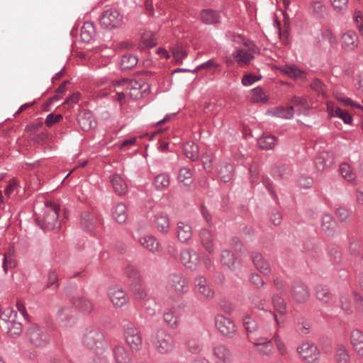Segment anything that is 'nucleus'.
Here are the masks:
<instances>
[{
	"label": "nucleus",
	"mask_w": 363,
	"mask_h": 363,
	"mask_svg": "<svg viewBox=\"0 0 363 363\" xmlns=\"http://www.w3.org/2000/svg\"><path fill=\"white\" fill-rule=\"evenodd\" d=\"M341 308L347 314H351L353 312L352 306L347 295H342L340 297Z\"/></svg>",
	"instance_id": "62"
},
{
	"label": "nucleus",
	"mask_w": 363,
	"mask_h": 363,
	"mask_svg": "<svg viewBox=\"0 0 363 363\" xmlns=\"http://www.w3.org/2000/svg\"><path fill=\"white\" fill-rule=\"evenodd\" d=\"M114 191L119 196L124 195L127 191V184L119 174H113L111 179Z\"/></svg>",
	"instance_id": "38"
},
{
	"label": "nucleus",
	"mask_w": 363,
	"mask_h": 363,
	"mask_svg": "<svg viewBox=\"0 0 363 363\" xmlns=\"http://www.w3.org/2000/svg\"><path fill=\"white\" fill-rule=\"evenodd\" d=\"M348 1L349 0H330L332 6L337 12L345 11L347 8Z\"/></svg>",
	"instance_id": "63"
},
{
	"label": "nucleus",
	"mask_w": 363,
	"mask_h": 363,
	"mask_svg": "<svg viewBox=\"0 0 363 363\" xmlns=\"http://www.w3.org/2000/svg\"><path fill=\"white\" fill-rule=\"evenodd\" d=\"M334 359L336 363H350L351 357L347 348L338 344L335 349Z\"/></svg>",
	"instance_id": "36"
},
{
	"label": "nucleus",
	"mask_w": 363,
	"mask_h": 363,
	"mask_svg": "<svg viewBox=\"0 0 363 363\" xmlns=\"http://www.w3.org/2000/svg\"><path fill=\"white\" fill-rule=\"evenodd\" d=\"M291 168L285 164L274 165L272 169V175L275 179L287 178L291 174Z\"/></svg>",
	"instance_id": "39"
},
{
	"label": "nucleus",
	"mask_w": 363,
	"mask_h": 363,
	"mask_svg": "<svg viewBox=\"0 0 363 363\" xmlns=\"http://www.w3.org/2000/svg\"><path fill=\"white\" fill-rule=\"evenodd\" d=\"M7 333L12 337H18L23 331V326L20 322L12 319L11 322L6 323Z\"/></svg>",
	"instance_id": "48"
},
{
	"label": "nucleus",
	"mask_w": 363,
	"mask_h": 363,
	"mask_svg": "<svg viewBox=\"0 0 363 363\" xmlns=\"http://www.w3.org/2000/svg\"><path fill=\"white\" fill-rule=\"evenodd\" d=\"M291 294L293 300L298 303L306 302L310 298L308 286L302 281H294L291 285Z\"/></svg>",
	"instance_id": "9"
},
{
	"label": "nucleus",
	"mask_w": 363,
	"mask_h": 363,
	"mask_svg": "<svg viewBox=\"0 0 363 363\" xmlns=\"http://www.w3.org/2000/svg\"><path fill=\"white\" fill-rule=\"evenodd\" d=\"M94 24H82L80 28V39L84 43H90L94 35Z\"/></svg>",
	"instance_id": "44"
},
{
	"label": "nucleus",
	"mask_w": 363,
	"mask_h": 363,
	"mask_svg": "<svg viewBox=\"0 0 363 363\" xmlns=\"http://www.w3.org/2000/svg\"><path fill=\"white\" fill-rule=\"evenodd\" d=\"M26 337L29 342L35 347H43L49 341V335L47 330L38 325H32L28 328Z\"/></svg>",
	"instance_id": "5"
},
{
	"label": "nucleus",
	"mask_w": 363,
	"mask_h": 363,
	"mask_svg": "<svg viewBox=\"0 0 363 363\" xmlns=\"http://www.w3.org/2000/svg\"><path fill=\"white\" fill-rule=\"evenodd\" d=\"M81 225L85 231L94 233L97 220L94 215L89 212H83L81 214Z\"/></svg>",
	"instance_id": "32"
},
{
	"label": "nucleus",
	"mask_w": 363,
	"mask_h": 363,
	"mask_svg": "<svg viewBox=\"0 0 363 363\" xmlns=\"http://www.w3.org/2000/svg\"><path fill=\"white\" fill-rule=\"evenodd\" d=\"M252 262L256 269L264 275H269L271 272L270 265L262 254L253 252L251 255Z\"/></svg>",
	"instance_id": "24"
},
{
	"label": "nucleus",
	"mask_w": 363,
	"mask_h": 363,
	"mask_svg": "<svg viewBox=\"0 0 363 363\" xmlns=\"http://www.w3.org/2000/svg\"><path fill=\"white\" fill-rule=\"evenodd\" d=\"M312 10L318 17H323L326 13V7L322 1H314L312 5Z\"/></svg>",
	"instance_id": "57"
},
{
	"label": "nucleus",
	"mask_w": 363,
	"mask_h": 363,
	"mask_svg": "<svg viewBox=\"0 0 363 363\" xmlns=\"http://www.w3.org/2000/svg\"><path fill=\"white\" fill-rule=\"evenodd\" d=\"M233 165L227 162H222L218 166V174L220 179L227 183L230 182L233 177Z\"/></svg>",
	"instance_id": "33"
},
{
	"label": "nucleus",
	"mask_w": 363,
	"mask_h": 363,
	"mask_svg": "<svg viewBox=\"0 0 363 363\" xmlns=\"http://www.w3.org/2000/svg\"><path fill=\"white\" fill-rule=\"evenodd\" d=\"M326 106L327 111L331 117H337L341 118L345 124L352 123V118L349 113L337 106L334 102L328 101Z\"/></svg>",
	"instance_id": "17"
},
{
	"label": "nucleus",
	"mask_w": 363,
	"mask_h": 363,
	"mask_svg": "<svg viewBox=\"0 0 363 363\" xmlns=\"http://www.w3.org/2000/svg\"><path fill=\"white\" fill-rule=\"evenodd\" d=\"M72 302L79 311L85 315L89 314L94 308L93 303L82 296L73 297Z\"/></svg>",
	"instance_id": "23"
},
{
	"label": "nucleus",
	"mask_w": 363,
	"mask_h": 363,
	"mask_svg": "<svg viewBox=\"0 0 363 363\" xmlns=\"http://www.w3.org/2000/svg\"><path fill=\"white\" fill-rule=\"evenodd\" d=\"M151 342L155 350L160 354L172 352L175 347L174 337L164 330H158L152 335Z\"/></svg>",
	"instance_id": "3"
},
{
	"label": "nucleus",
	"mask_w": 363,
	"mask_h": 363,
	"mask_svg": "<svg viewBox=\"0 0 363 363\" xmlns=\"http://www.w3.org/2000/svg\"><path fill=\"white\" fill-rule=\"evenodd\" d=\"M188 350L192 354H197L201 351V343L196 340H189L186 342Z\"/></svg>",
	"instance_id": "64"
},
{
	"label": "nucleus",
	"mask_w": 363,
	"mask_h": 363,
	"mask_svg": "<svg viewBox=\"0 0 363 363\" xmlns=\"http://www.w3.org/2000/svg\"><path fill=\"white\" fill-rule=\"evenodd\" d=\"M192 173L190 169L187 167H182L179 169L177 179L179 182H184L185 181L191 183Z\"/></svg>",
	"instance_id": "56"
},
{
	"label": "nucleus",
	"mask_w": 363,
	"mask_h": 363,
	"mask_svg": "<svg viewBox=\"0 0 363 363\" xmlns=\"http://www.w3.org/2000/svg\"><path fill=\"white\" fill-rule=\"evenodd\" d=\"M123 274L127 277L131 285L140 284L141 281V274L134 266H126L123 269Z\"/></svg>",
	"instance_id": "40"
},
{
	"label": "nucleus",
	"mask_w": 363,
	"mask_h": 363,
	"mask_svg": "<svg viewBox=\"0 0 363 363\" xmlns=\"http://www.w3.org/2000/svg\"><path fill=\"white\" fill-rule=\"evenodd\" d=\"M123 334L127 345L132 352H139L143 347V338L137 326L132 322L124 321Z\"/></svg>",
	"instance_id": "4"
},
{
	"label": "nucleus",
	"mask_w": 363,
	"mask_h": 363,
	"mask_svg": "<svg viewBox=\"0 0 363 363\" xmlns=\"http://www.w3.org/2000/svg\"><path fill=\"white\" fill-rule=\"evenodd\" d=\"M220 261L223 265L228 267L230 270L235 269L237 258L230 250H225L221 252Z\"/></svg>",
	"instance_id": "42"
},
{
	"label": "nucleus",
	"mask_w": 363,
	"mask_h": 363,
	"mask_svg": "<svg viewBox=\"0 0 363 363\" xmlns=\"http://www.w3.org/2000/svg\"><path fill=\"white\" fill-rule=\"evenodd\" d=\"M295 109L293 106H278L272 108L269 113L274 117H278L284 119H291L294 116Z\"/></svg>",
	"instance_id": "34"
},
{
	"label": "nucleus",
	"mask_w": 363,
	"mask_h": 363,
	"mask_svg": "<svg viewBox=\"0 0 363 363\" xmlns=\"http://www.w3.org/2000/svg\"><path fill=\"white\" fill-rule=\"evenodd\" d=\"M138 57L132 54L123 55L121 60V67L123 70L131 69L138 64Z\"/></svg>",
	"instance_id": "46"
},
{
	"label": "nucleus",
	"mask_w": 363,
	"mask_h": 363,
	"mask_svg": "<svg viewBox=\"0 0 363 363\" xmlns=\"http://www.w3.org/2000/svg\"><path fill=\"white\" fill-rule=\"evenodd\" d=\"M139 284H135L131 285L130 291L135 298L138 300H143L147 296V292L145 289L140 286Z\"/></svg>",
	"instance_id": "54"
},
{
	"label": "nucleus",
	"mask_w": 363,
	"mask_h": 363,
	"mask_svg": "<svg viewBox=\"0 0 363 363\" xmlns=\"http://www.w3.org/2000/svg\"><path fill=\"white\" fill-rule=\"evenodd\" d=\"M108 296L112 303L117 307H122L128 303L125 291L120 286H114L108 289Z\"/></svg>",
	"instance_id": "10"
},
{
	"label": "nucleus",
	"mask_w": 363,
	"mask_h": 363,
	"mask_svg": "<svg viewBox=\"0 0 363 363\" xmlns=\"http://www.w3.org/2000/svg\"><path fill=\"white\" fill-rule=\"evenodd\" d=\"M177 235L181 242L187 243L193 235L191 225L184 221H179L177 224Z\"/></svg>",
	"instance_id": "20"
},
{
	"label": "nucleus",
	"mask_w": 363,
	"mask_h": 363,
	"mask_svg": "<svg viewBox=\"0 0 363 363\" xmlns=\"http://www.w3.org/2000/svg\"><path fill=\"white\" fill-rule=\"evenodd\" d=\"M167 286L178 294H186L189 289L186 278L180 272H173L168 276Z\"/></svg>",
	"instance_id": "7"
},
{
	"label": "nucleus",
	"mask_w": 363,
	"mask_h": 363,
	"mask_svg": "<svg viewBox=\"0 0 363 363\" xmlns=\"http://www.w3.org/2000/svg\"><path fill=\"white\" fill-rule=\"evenodd\" d=\"M215 325L219 333L228 338L233 337L237 332L234 321L223 315H217L215 317Z\"/></svg>",
	"instance_id": "8"
},
{
	"label": "nucleus",
	"mask_w": 363,
	"mask_h": 363,
	"mask_svg": "<svg viewBox=\"0 0 363 363\" xmlns=\"http://www.w3.org/2000/svg\"><path fill=\"white\" fill-rule=\"evenodd\" d=\"M101 23H113L114 21H123V16H121L116 9H108L106 10L101 18Z\"/></svg>",
	"instance_id": "45"
},
{
	"label": "nucleus",
	"mask_w": 363,
	"mask_h": 363,
	"mask_svg": "<svg viewBox=\"0 0 363 363\" xmlns=\"http://www.w3.org/2000/svg\"><path fill=\"white\" fill-rule=\"evenodd\" d=\"M153 184L157 190L166 189L170 184L169 176L165 173L158 174L155 177Z\"/></svg>",
	"instance_id": "47"
},
{
	"label": "nucleus",
	"mask_w": 363,
	"mask_h": 363,
	"mask_svg": "<svg viewBox=\"0 0 363 363\" xmlns=\"http://www.w3.org/2000/svg\"><path fill=\"white\" fill-rule=\"evenodd\" d=\"M224 14L211 9H203L200 13L203 23H220L223 21Z\"/></svg>",
	"instance_id": "30"
},
{
	"label": "nucleus",
	"mask_w": 363,
	"mask_h": 363,
	"mask_svg": "<svg viewBox=\"0 0 363 363\" xmlns=\"http://www.w3.org/2000/svg\"><path fill=\"white\" fill-rule=\"evenodd\" d=\"M139 242L143 247L152 253L157 252L160 245L156 238L151 235H145L140 237Z\"/></svg>",
	"instance_id": "31"
},
{
	"label": "nucleus",
	"mask_w": 363,
	"mask_h": 363,
	"mask_svg": "<svg viewBox=\"0 0 363 363\" xmlns=\"http://www.w3.org/2000/svg\"><path fill=\"white\" fill-rule=\"evenodd\" d=\"M16 317V313L11 308L7 307L3 311H1L0 319L6 323H8L11 322L12 319L15 320Z\"/></svg>",
	"instance_id": "60"
},
{
	"label": "nucleus",
	"mask_w": 363,
	"mask_h": 363,
	"mask_svg": "<svg viewBox=\"0 0 363 363\" xmlns=\"http://www.w3.org/2000/svg\"><path fill=\"white\" fill-rule=\"evenodd\" d=\"M252 100L255 103H266L268 101V96L262 88L257 87L252 89Z\"/></svg>",
	"instance_id": "52"
},
{
	"label": "nucleus",
	"mask_w": 363,
	"mask_h": 363,
	"mask_svg": "<svg viewBox=\"0 0 363 363\" xmlns=\"http://www.w3.org/2000/svg\"><path fill=\"white\" fill-rule=\"evenodd\" d=\"M199 237L202 246L210 254L214 252V245L211 232L206 228H203L199 232Z\"/></svg>",
	"instance_id": "35"
},
{
	"label": "nucleus",
	"mask_w": 363,
	"mask_h": 363,
	"mask_svg": "<svg viewBox=\"0 0 363 363\" xmlns=\"http://www.w3.org/2000/svg\"><path fill=\"white\" fill-rule=\"evenodd\" d=\"M280 71L282 74L294 79H300L303 81L307 80L306 72L300 69L295 65H285L280 69Z\"/></svg>",
	"instance_id": "25"
},
{
	"label": "nucleus",
	"mask_w": 363,
	"mask_h": 363,
	"mask_svg": "<svg viewBox=\"0 0 363 363\" xmlns=\"http://www.w3.org/2000/svg\"><path fill=\"white\" fill-rule=\"evenodd\" d=\"M77 121L81 128L84 131H89L96 126V121L89 111H84L79 113Z\"/></svg>",
	"instance_id": "22"
},
{
	"label": "nucleus",
	"mask_w": 363,
	"mask_h": 363,
	"mask_svg": "<svg viewBox=\"0 0 363 363\" xmlns=\"http://www.w3.org/2000/svg\"><path fill=\"white\" fill-rule=\"evenodd\" d=\"M215 363H231L233 360L230 350L223 345L216 346L213 350Z\"/></svg>",
	"instance_id": "15"
},
{
	"label": "nucleus",
	"mask_w": 363,
	"mask_h": 363,
	"mask_svg": "<svg viewBox=\"0 0 363 363\" xmlns=\"http://www.w3.org/2000/svg\"><path fill=\"white\" fill-rule=\"evenodd\" d=\"M183 152L191 161H196L199 156V146L194 142H187L183 146Z\"/></svg>",
	"instance_id": "41"
},
{
	"label": "nucleus",
	"mask_w": 363,
	"mask_h": 363,
	"mask_svg": "<svg viewBox=\"0 0 363 363\" xmlns=\"http://www.w3.org/2000/svg\"><path fill=\"white\" fill-rule=\"evenodd\" d=\"M316 298L323 304L328 305L333 303L335 297L331 293L330 289L323 284H319L315 287Z\"/></svg>",
	"instance_id": "26"
},
{
	"label": "nucleus",
	"mask_w": 363,
	"mask_h": 363,
	"mask_svg": "<svg viewBox=\"0 0 363 363\" xmlns=\"http://www.w3.org/2000/svg\"><path fill=\"white\" fill-rule=\"evenodd\" d=\"M82 343L88 349L96 352L104 350L107 345L104 333L96 328H89L85 330Z\"/></svg>",
	"instance_id": "2"
},
{
	"label": "nucleus",
	"mask_w": 363,
	"mask_h": 363,
	"mask_svg": "<svg viewBox=\"0 0 363 363\" xmlns=\"http://www.w3.org/2000/svg\"><path fill=\"white\" fill-rule=\"evenodd\" d=\"M57 320L61 327H70L75 323L74 313L70 308L63 307L57 313Z\"/></svg>",
	"instance_id": "14"
},
{
	"label": "nucleus",
	"mask_w": 363,
	"mask_h": 363,
	"mask_svg": "<svg viewBox=\"0 0 363 363\" xmlns=\"http://www.w3.org/2000/svg\"><path fill=\"white\" fill-rule=\"evenodd\" d=\"M172 52L177 62H182L188 55L187 52L179 45L173 47Z\"/></svg>",
	"instance_id": "58"
},
{
	"label": "nucleus",
	"mask_w": 363,
	"mask_h": 363,
	"mask_svg": "<svg viewBox=\"0 0 363 363\" xmlns=\"http://www.w3.org/2000/svg\"><path fill=\"white\" fill-rule=\"evenodd\" d=\"M112 352L116 363H132V357L124 346L116 345Z\"/></svg>",
	"instance_id": "28"
},
{
	"label": "nucleus",
	"mask_w": 363,
	"mask_h": 363,
	"mask_svg": "<svg viewBox=\"0 0 363 363\" xmlns=\"http://www.w3.org/2000/svg\"><path fill=\"white\" fill-rule=\"evenodd\" d=\"M228 38L230 40H231L233 43V46L239 47V45H243L245 47L248 48L250 50L252 51H257V46L255 45V43L246 38L245 35L240 33H229L228 34Z\"/></svg>",
	"instance_id": "18"
},
{
	"label": "nucleus",
	"mask_w": 363,
	"mask_h": 363,
	"mask_svg": "<svg viewBox=\"0 0 363 363\" xmlns=\"http://www.w3.org/2000/svg\"><path fill=\"white\" fill-rule=\"evenodd\" d=\"M272 303L275 311L281 315L286 314L287 309L284 299L278 295L272 296Z\"/></svg>",
	"instance_id": "50"
},
{
	"label": "nucleus",
	"mask_w": 363,
	"mask_h": 363,
	"mask_svg": "<svg viewBox=\"0 0 363 363\" xmlns=\"http://www.w3.org/2000/svg\"><path fill=\"white\" fill-rule=\"evenodd\" d=\"M112 216L118 223H124L128 218L126 206L123 203H118L112 209Z\"/></svg>",
	"instance_id": "37"
},
{
	"label": "nucleus",
	"mask_w": 363,
	"mask_h": 363,
	"mask_svg": "<svg viewBox=\"0 0 363 363\" xmlns=\"http://www.w3.org/2000/svg\"><path fill=\"white\" fill-rule=\"evenodd\" d=\"M290 102L293 104L294 108H296L299 114L308 115V111L313 108L311 101L305 96H293Z\"/></svg>",
	"instance_id": "19"
},
{
	"label": "nucleus",
	"mask_w": 363,
	"mask_h": 363,
	"mask_svg": "<svg viewBox=\"0 0 363 363\" xmlns=\"http://www.w3.org/2000/svg\"><path fill=\"white\" fill-rule=\"evenodd\" d=\"M277 138L273 135H264L257 140L258 146L262 150H272L276 145Z\"/></svg>",
	"instance_id": "43"
},
{
	"label": "nucleus",
	"mask_w": 363,
	"mask_h": 363,
	"mask_svg": "<svg viewBox=\"0 0 363 363\" xmlns=\"http://www.w3.org/2000/svg\"><path fill=\"white\" fill-rule=\"evenodd\" d=\"M180 259L183 265L191 270L196 269L199 264L198 254L191 249L182 250Z\"/></svg>",
	"instance_id": "12"
},
{
	"label": "nucleus",
	"mask_w": 363,
	"mask_h": 363,
	"mask_svg": "<svg viewBox=\"0 0 363 363\" xmlns=\"http://www.w3.org/2000/svg\"><path fill=\"white\" fill-rule=\"evenodd\" d=\"M60 206L53 202H47L43 209V216L40 218L38 217L35 221L40 227L45 230L58 231L61 227L58 220Z\"/></svg>",
	"instance_id": "1"
},
{
	"label": "nucleus",
	"mask_w": 363,
	"mask_h": 363,
	"mask_svg": "<svg viewBox=\"0 0 363 363\" xmlns=\"http://www.w3.org/2000/svg\"><path fill=\"white\" fill-rule=\"evenodd\" d=\"M258 52L257 51L250 50L248 48L244 50L240 47H235V50L233 52L232 57L240 66H245L250 63L251 60L254 59V53Z\"/></svg>",
	"instance_id": "13"
},
{
	"label": "nucleus",
	"mask_w": 363,
	"mask_h": 363,
	"mask_svg": "<svg viewBox=\"0 0 363 363\" xmlns=\"http://www.w3.org/2000/svg\"><path fill=\"white\" fill-rule=\"evenodd\" d=\"M194 285L197 291L207 299L214 296V291L208 284L206 279L202 275H198L194 279Z\"/></svg>",
	"instance_id": "16"
},
{
	"label": "nucleus",
	"mask_w": 363,
	"mask_h": 363,
	"mask_svg": "<svg viewBox=\"0 0 363 363\" xmlns=\"http://www.w3.org/2000/svg\"><path fill=\"white\" fill-rule=\"evenodd\" d=\"M337 223L331 214L325 213L321 219V228L328 236H333L336 231Z\"/></svg>",
	"instance_id": "29"
},
{
	"label": "nucleus",
	"mask_w": 363,
	"mask_h": 363,
	"mask_svg": "<svg viewBox=\"0 0 363 363\" xmlns=\"http://www.w3.org/2000/svg\"><path fill=\"white\" fill-rule=\"evenodd\" d=\"M311 88L318 95L326 96V86L325 84L318 78H315L310 84Z\"/></svg>",
	"instance_id": "51"
},
{
	"label": "nucleus",
	"mask_w": 363,
	"mask_h": 363,
	"mask_svg": "<svg viewBox=\"0 0 363 363\" xmlns=\"http://www.w3.org/2000/svg\"><path fill=\"white\" fill-rule=\"evenodd\" d=\"M155 228L162 234H167L170 230V221L168 215L164 212H157L152 218Z\"/></svg>",
	"instance_id": "11"
},
{
	"label": "nucleus",
	"mask_w": 363,
	"mask_h": 363,
	"mask_svg": "<svg viewBox=\"0 0 363 363\" xmlns=\"http://www.w3.org/2000/svg\"><path fill=\"white\" fill-rule=\"evenodd\" d=\"M164 322L172 328H176L178 325L177 317L172 312H167L163 315Z\"/></svg>",
	"instance_id": "61"
},
{
	"label": "nucleus",
	"mask_w": 363,
	"mask_h": 363,
	"mask_svg": "<svg viewBox=\"0 0 363 363\" xmlns=\"http://www.w3.org/2000/svg\"><path fill=\"white\" fill-rule=\"evenodd\" d=\"M297 352L306 363H316L320 358L318 347L312 342H303L297 348Z\"/></svg>",
	"instance_id": "6"
},
{
	"label": "nucleus",
	"mask_w": 363,
	"mask_h": 363,
	"mask_svg": "<svg viewBox=\"0 0 363 363\" xmlns=\"http://www.w3.org/2000/svg\"><path fill=\"white\" fill-rule=\"evenodd\" d=\"M362 250V246L359 240L357 238H352L350 240L349 251L353 256L358 255Z\"/></svg>",
	"instance_id": "55"
},
{
	"label": "nucleus",
	"mask_w": 363,
	"mask_h": 363,
	"mask_svg": "<svg viewBox=\"0 0 363 363\" xmlns=\"http://www.w3.org/2000/svg\"><path fill=\"white\" fill-rule=\"evenodd\" d=\"M350 340L353 350L363 357V332L358 329L352 330L350 335Z\"/></svg>",
	"instance_id": "21"
},
{
	"label": "nucleus",
	"mask_w": 363,
	"mask_h": 363,
	"mask_svg": "<svg viewBox=\"0 0 363 363\" xmlns=\"http://www.w3.org/2000/svg\"><path fill=\"white\" fill-rule=\"evenodd\" d=\"M340 172L342 177H344L347 181L350 182L354 181V174L352 171L351 167L348 164H342L340 167Z\"/></svg>",
	"instance_id": "53"
},
{
	"label": "nucleus",
	"mask_w": 363,
	"mask_h": 363,
	"mask_svg": "<svg viewBox=\"0 0 363 363\" xmlns=\"http://www.w3.org/2000/svg\"><path fill=\"white\" fill-rule=\"evenodd\" d=\"M358 38L354 31L349 30L342 36V48L345 51H352L357 47Z\"/></svg>",
	"instance_id": "27"
},
{
	"label": "nucleus",
	"mask_w": 363,
	"mask_h": 363,
	"mask_svg": "<svg viewBox=\"0 0 363 363\" xmlns=\"http://www.w3.org/2000/svg\"><path fill=\"white\" fill-rule=\"evenodd\" d=\"M157 34L152 31H145L143 33L141 39L143 45L147 48H152L157 43Z\"/></svg>",
	"instance_id": "49"
},
{
	"label": "nucleus",
	"mask_w": 363,
	"mask_h": 363,
	"mask_svg": "<svg viewBox=\"0 0 363 363\" xmlns=\"http://www.w3.org/2000/svg\"><path fill=\"white\" fill-rule=\"evenodd\" d=\"M243 325L248 333H252L257 328V323L255 319L247 315L243 318Z\"/></svg>",
	"instance_id": "59"
}]
</instances>
